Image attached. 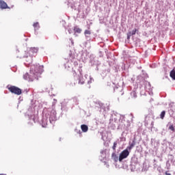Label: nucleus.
<instances>
[{
  "instance_id": "obj_1",
  "label": "nucleus",
  "mask_w": 175,
  "mask_h": 175,
  "mask_svg": "<svg viewBox=\"0 0 175 175\" xmlns=\"http://www.w3.org/2000/svg\"><path fill=\"white\" fill-rule=\"evenodd\" d=\"M43 72V67L39 64L32 65L30 68V72L29 74V79L30 81L38 80L42 72Z\"/></svg>"
},
{
  "instance_id": "obj_11",
  "label": "nucleus",
  "mask_w": 175,
  "mask_h": 175,
  "mask_svg": "<svg viewBox=\"0 0 175 175\" xmlns=\"http://www.w3.org/2000/svg\"><path fill=\"white\" fill-rule=\"evenodd\" d=\"M33 27H34L35 30L39 29L40 26H39V23L36 22L33 23Z\"/></svg>"
},
{
  "instance_id": "obj_5",
  "label": "nucleus",
  "mask_w": 175,
  "mask_h": 175,
  "mask_svg": "<svg viewBox=\"0 0 175 175\" xmlns=\"http://www.w3.org/2000/svg\"><path fill=\"white\" fill-rule=\"evenodd\" d=\"M38 48L31 47V48H30L29 53V54H36V53H38Z\"/></svg>"
},
{
  "instance_id": "obj_2",
  "label": "nucleus",
  "mask_w": 175,
  "mask_h": 175,
  "mask_svg": "<svg viewBox=\"0 0 175 175\" xmlns=\"http://www.w3.org/2000/svg\"><path fill=\"white\" fill-rule=\"evenodd\" d=\"M8 90L12 94H15V95H21L23 94V90L16 86H10L8 88Z\"/></svg>"
},
{
  "instance_id": "obj_7",
  "label": "nucleus",
  "mask_w": 175,
  "mask_h": 175,
  "mask_svg": "<svg viewBox=\"0 0 175 175\" xmlns=\"http://www.w3.org/2000/svg\"><path fill=\"white\" fill-rule=\"evenodd\" d=\"M74 31L75 32V33H81V29H80L77 26H75L74 27Z\"/></svg>"
},
{
  "instance_id": "obj_16",
  "label": "nucleus",
  "mask_w": 175,
  "mask_h": 175,
  "mask_svg": "<svg viewBox=\"0 0 175 175\" xmlns=\"http://www.w3.org/2000/svg\"><path fill=\"white\" fill-rule=\"evenodd\" d=\"M113 150H116L117 148V142L113 143V146L112 147Z\"/></svg>"
},
{
  "instance_id": "obj_19",
  "label": "nucleus",
  "mask_w": 175,
  "mask_h": 175,
  "mask_svg": "<svg viewBox=\"0 0 175 175\" xmlns=\"http://www.w3.org/2000/svg\"><path fill=\"white\" fill-rule=\"evenodd\" d=\"M133 95L135 96V98H136V93H135V92H133Z\"/></svg>"
},
{
  "instance_id": "obj_18",
  "label": "nucleus",
  "mask_w": 175,
  "mask_h": 175,
  "mask_svg": "<svg viewBox=\"0 0 175 175\" xmlns=\"http://www.w3.org/2000/svg\"><path fill=\"white\" fill-rule=\"evenodd\" d=\"M131 36H129V32L127 33V39H131Z\"/></svg>"
},
{
  "instance_id": "obj_4",
  "label": "nucleus",
  "mask_w": 175,
  "mask_h": 175,
  "mask_svg": "<svg viewBox=\"0 0 175 175\" xmlns=\"http://www.w3.org/2000/svg\"><path fill=\"white\" fill-rule=\"evenodd\" d=\"M0 9H2V10L5 9H10L9 6H8V3L5 2L3 0H0Z\"/></svg>"
},
{
  "instance_id": "obj_21",
  "label": "nucleus",
  "mask_w": 175,
  "mask_h": 175,
  "mask_svg": "<svg viewBox=\"0 0 175 175\" xmlns=\"http://www.w3.org/2000/svg\"><path fill=\"white\" fill-rule=\"evenodd\" d=\"M0 175H6V174H1Z\"/></svg>"
},
{
  "instance_id": "obj_14",
  "label": "nucleus",
  "mask_w": 175,
  "mask_h": 175,
  "mask_svg": "<svg viewBox=\"0 0 175 175\" xmlns=\"http://www.w3.org/2000/svg\"><path fill=\"white\" fill-rule=\"evenodd\" d=\"M85 83V81L81 80V77L79 78V84H84Z\"/></svg>"
},
{
  "instance_id": "obj_20",
  "label": "nucleus",
  "mask_w": 175,
  "mask_h": 175,
  "mask_svg": "<svg viewBox=\"0 0 175 175\" xmlns=\"http://www.w3.org/2000/svg\"><path fill=\"white\" fill-rule=\"evenodd\" d=\"M165 175H172V174L170 173H167V172H166Z\"/></svg>"
},
{
  "instance_id": "obj_12",
  "label": "nucleus",
  "mask_w": 175,
  "mask_h": 175,
  "mask_svg": "<svg viewBox=\"0 0 175 175\" xmlns=\"http://www.w3.org/2000/svg\"><path fill=\"white\" fill-rule=\"evenodd\" d=\"M165 114H166V111H163L161 114H160V118H161V120H163V118H165Z\"/></svg>"
},
{
  "instance_id": "obj_17",
  "label": "nucleus",
  "mask_w": 175,
  "mask_h": 175,
  "mask_svg": "<svg viewBox=\"0 0 175 175\" xmlns=\"http://www.w3.org/2000/svg\"><path fill=\"white\" fill-rule=\"evenodd\" d=\"M94 81V79L90 78V80L88 81V84H91Z\"/></svg>"
},
{
  "instance_id": "obj_10",
  "label": "nucleus",
  "mask_w": 175,
  "mask_h": 175,
  "mask_svg": "<svg viewBox=\"0 0 175 175\" xmlns=\"http://www.w3.org/2000/svg\"><path fill=\"white\" fill-rule=\"evenodd\" d=\"M136 32H137V29H134L132 31H129V36L136 35Z\"/></svg>"
},
{
  "instance_id": "obj_6",
  "label": "nucleus",
  "mask_w": 175,
  "mask_h": 175,
  "mask_svg": "<svg viewBox=\"0 0 175 175\" xmlns=\"http://www.w3.org/2000/svg\"><path fill=\"white\" fill-rule=\"evenodd\" d=\"M81 129L82 131V132H88V126L85 125V124H82L81 126Z\"/></svg>"
},
{
  "instance_id": "obj_3",
  "label": "nucleus",
  "mask_w": 175,
  "mask_h": 175,
  "mask_svg": "<svg viewBox=\"0 0 175 175\" xmlns=\"http://www.w3.org/2000/svg\"><path fill=\"white\" fill-rule=\"evenodd\" d=\"M128 157H129V150H128V149L124 150L120 154L119 162H122L123 159H125L126 158H128Z\"/></svg>"
},
{
  "instance_id": "obj_13",
  "label": "nucleus",
  "mask_w": 175,
  "mask_h": 175,
  "mask_svg": "<svg viewBox=\"0 0 175 175\" xmlns=\"http://www.w3.org/2000/svg\"><path fill=\"white\" fill-rule=\"evenodd\" d=\"M84 33L85 36L90 35L91 33V31L90 30H85Z\"/></svg>"
},
{
  "instance_id": "obj_8",
  "label": "nucleus",
  "mask_w": 175,
  "mask_h": 175,
  "mask_svg": "<svg viewBox=\"0 0 175 175\" xmlns=\"http://www.w3.org/2000/svg\"><path fill=\"white\" fill-rule=\"evenodd\" d=\"M136 144V143L135 142V141H133L129 146L127 147L126 150H129V151H131V150L133 149V147H135V145Z\"/></svg>"
},
{
  "instance_id": "obj_9",
  "label": "nucleus",
  "mask_w": 175,
  "mask_h": 175,
  "mask_svg": "<svg viewBox=\"0 0 175 175\" xmlns=\"http://www.w3.org/2000/svg\"><path fill=\"white\" fill-rule=\"evenodd\" d=\"M170 77H172V79H173V80H175V70H172L170 72Z\"/></svg>"
},
{
  "instance_id": "obj_15",
  "label": "nucleus",
  "mask_w": 175,
  "mask_h": 175,
  "mask_svg": "<svg viewBox=\"0 0 175 175\" xmlns=\"http://www.w3.org/2000/svg\"><path fill=\"white\" fill-rule=\"evenodd\" d=\"M169 129H170V131H172V132H174V126H173V124H172V125H170V126H169Z\"/></svg>"
}]
</instances>
